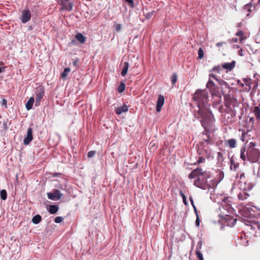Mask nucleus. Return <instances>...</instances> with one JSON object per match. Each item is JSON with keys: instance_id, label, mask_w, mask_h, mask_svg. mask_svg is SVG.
<instances>
[{"instance_id": "f257e3e1", "label": "nucleus", "mask_w": 260, "mask_h": 260, "mask_svg": "<svg viewBox=\"0 0 260 260\" xmlns=\"http://www.w3.org/2000/svg\"><path fill=\"white\" fill-rule=\"evenodd\" d=\"M192 99L198 108L194 116L200 119L202 126L207 131L214 122L213 115L209 109L207 92L205 90L198 89L192 95Z\"/></svg>"}, {"instance_id": "f03ea898", "label": "nucleus", "mask_w": 260, "mask_h": 260, "mask_svg": "<svg viewBox=\"0 0 260 260\" xmlns=\"http://www.w3.org/2000/svg\"><path fill=\"white\" fill-rule=\"evenodd\" d=\"M256 144L253 142H250L249 144L248 148L245 153V148L242 147L241 149V158L245 160L246 158L252 162L257 161L259 159L260 152L259 150L255 148Z\"/></svg>"}, {"instance_id": "7ed1b4c3", "label": "nucleus", "mask_w": 260, "mask_h": 260, "mask_svg": "<svg viewBox=\"0 0 260 260\" xmlns=\"http://www.w3.org/2000/svg\"><path fill=\"white\" fill-rule=\"evenodd\" d=\"M228 197H225L222 200L221 206L219 208L220 213L218 215L219 219H218V222L220 225V231L223 230L224 227L228 225V203H226Z\"/></svg>"}, {"instance_id": "20e7f679", "label": "nucleus", "mask_w": 260, "mask_h": 260, "mask_svg": "<svg viewBox=\"0 0 260 260\" xmlns=\"http://www.w3.org/2000/svg\"><path fill=\"white\" fill-rule=\"evenodd\" d=\"M239 105L237 100L233 97H231L229 95V114H230L232 117L236 115V110Z\"/></svg>"}, {"instance_id": "39448f33", "label": "nucleus", "mask_w": 260, "mask_h": 260, "mask_svg": "<svg viewBox=\"0 0 260 260\" xmlns=\"http://www.w3.org/2000/svg\"><path fill=\"white\" fill-rule=\"evenodd\" d=\"M44 89L42 87H39L37 88L36 91V101H35V106H38L40 105L41 99L43 98L44 95Z\"/></svg>"}, {"instance_id": "423d86ee", "label": "nucleus", "mask_w": 260, "mask_h": 260, "mask_svg": "<svg viewBox=\"0 0 260 260\" xmlns=\"http://www.w3.org/2000/svg\"><path fill=\"white\" fill-rule=\"evenodd\" d=\"M62 196V194L58 189H55L52 192H48L47 193L48 199L53 201L59 200L61 199Z\"/></svg>"}, {"instance_id": "0eeeda50", "label": "nucleus", "mask_w": 260, "mask_h": 260, "mask_svg": "<svg viewBox=\"0 0 260 260\" xmlns=\"http://www.w3.org/2000/svg\"><path fill=\"white\" fill-rule=\"evenodd\" d=\"M31 18L30 12L29 10H24L23 11L21 17V21L22 23H25L27 22Z\"/></svg>"}, {"instance_id": "6e6552de", "label": "nucleus", "mask_w": 260, "mask_h": 260, "mask_svg": "<svg viewBox=\"0 0 260 260\" xmlns=\"http://www.w3.org/2000/svg\"><path fill=\"white\" fill-rule=\"evenodd\" d=\"M245 223L247 225L250 226L252 230H260V224L258 222L246 220Z\"/></svg>"}, {"instance_id": "1a4fd4ad", "label": "nucleus", "mask_w": 260, "mask_h": 260, "mask_svg": "<svg viewBox=\"0 0 260 260\" xmlns=\"http://www.w3.org/2000/svg\"><path fill=\"white\" fill-rule=\"evenodd\" d=\"M32 128L29 127L27 132L26 137L24 138L23 140V143L24 145H28L30 142L32 140Z\"/></svg>"}, {"instance_id": "9d476101", "label": "nucleus", "mask_w": 260, "mask_h": 260, "mask_svg": "<svg viewBox=\"0 0 260 260\" xmlns=\"http://www.w3.org/2000/svg\"><path fill=\"white\" fill-rule=\"evenodd\" d=\"M204 173L203 172L202 169L199 168L196 169L191 171V172L189 174L188 177L190 179H193L197 176L203 175Z\"/></svg>"}, {"instance_id": "9b49d317", "label": "nucleus", "mask_w": 260, "mask_h": 260, "mask_svg": "<svg viewBox=\"0 0 260 260\" xmlns=\"http://www.w3.org/2000/svg\"><path fill=\"white\" fill-rule=\"evenodd\" d=\"M165 99L164 96L159 95L156 104V111L159 112L161 110V107L164 105Z\"/></svg>"}, {"instance_id": "f8f14e48", "label": "nucleus", "mask_w": 260, "mask_h": 260, "mask_svg": "<svg viewBox=\"0 0 260 260\" xmlns=\"http://www.w3.org/2000/svg\"><path fill=\"white\" fill-rule=\"evenodd\" d=\"M128 110V106L126 105H123L122 106L118 107L115 109V113L117 115H120L122 113L126 112Z\"/></svg>"}, {"instance_id": "ddd939ff", "label": "nucleus", "mask_w": 260, "mask_h": 260, "mask_svg": "<svg viewBox=\"0 0 260 260\" xmlns=\"http://www.w3.org/2000/svg\"><path fill=\"white\" fill-rule=\"evenodd\" d=\"M61 5L62 9L71 11L73 9V3L71 2H61Z\"/></svg>"}, {"instance_id": "4468645a", "label": "nucleus", "mask_w": 260, "mask_h": 260, "mask_svg": "<svg viewBox=\"0 0 260 260\" xmlns=\"http://www.w3.org/2000/svg\"><path fill=\"white\" fill-rule=\"evenodd\" d=\"M75 38L81 43L84 44L86 41V37L81 33L78 32L75 35Z\"/></svg>"}, {"instance_id": "2eb2a0df", "label": "nucleus", "mask_w": 260, "mask_h": 260, "mask_svg": "<svg viewBox=\"0 0 260 260\" xmlns=\"http://www.w3.org/2000/svg\"><path fill=\"white\" fill-rule=\"evenodd\" d=\"M227 95L226 94H224V100H225V102H224V106H225V108L223 106H220V107L219 108V111L221 113H225V114L224 115H225V113H226V110H227V108H228V101H227V100H226V98H227Z\"/></svg>"}, {"instance_id": "dca6fc26", "label": "nucleus", "mask_w": 260, "mask_h": 260, "mask_svg": "<svg viewBox=\"0 0 260 260\" xmlns=\"http://www.w3.org/2000/svg\"><path fill=\"white\" fill-rule=\"evenodd\" d=\"M35 100L33 97H30L25 104V108L27 110H29L32 108Z\"/></svg>"}, {"instance_id": "f3484780", "label": "nucleus", "mask_w": 260, "mask_h": 260, "mask_svg": "<svg viewBox=\"0 0 260 260\" xmlns=\"http://www.w3.org/2000/svg\"><path fill=\"white\" fill-rule=\"evenodd\" d=\"M48 210L50 214H55L58 210V207L57 205H51Z\"/></svg>"}, {"instance_id": "a211bd4d", "label": "nucleus", "mask_w": 260, "mask_h": 260, "mask_svg": "<svg viewBox=\"0 0 260 260\" xmlns=\"http://www.w3.org/2000/svg\"><path fill=\"white\" fill-rule=\"evenodd\" d=\"M129 68V63L127 62H125L123 63V67L121 73L122 76L124 77L126 75L127 73L128 69Z\"/></svg>"}, {"instance_id": "6ab92c4d", "label": "nucleus", "mask_w": 260, "mask_h": 260, "mask_svg": "<svg viewBox=\"0 0 260 260\" xmlns=\"http://www.w3.org/2000/svg\"><path fill=\"white\" fill-rule=\"evenodd\" d=\"M253 113L256 117V119L260 121V109L258 107H255Z\"/></svg>"}, {"instance_id": "aec40b11", "label": "nucleus", "mask_w": 260, "mask_h": 260, "mask_svg": "<svg viewBox=\"0 0 260 260\" xmlns=\"http://www.w3.org/2000/svg\"><path fill=\"white\" fill-rule=\"evenodd\" d=\"M41 216L40 215H36L32 217L31 221L34 224H38L41 221Z\"/></svg>"}, {"instance_id": "412c9836", "label": "nucleus", "mask_w": 260, "mask_h": 260, "mask_svg": "<svg viewBox=\"0 0 260 260\" xmlns=\"http://www.w3.org/2000/svg\"><path fill=\"white\" fill-rule=\"evenodd\" d=\"M236 35L237 36L240 37V42L242 43L243 41L245 39V38L244 36V32L242 30H239L236 32Z\"/></svg>"}, {"instance_id": "4be33fe9", "label": "nucleus", "mask_w": 260, "mask_h": 260, "mask_svg": "<svg viewBox=\"0 0 260 260\" xmlns=\"http://www.w3.org/2000/svg\"><path fill=\"white\" fill-rule=\"evenodd\" d=\"M0 196L2 200H6L7 198V193L6 190L2 189L0 191Z\"/></svg>"}, {"instance_id": "5701e85b", "label": "nucleus", "mask_w": 260, "mask_h": 260, "mask_svg": "<svg viewBox=\"0 0 260 260\" xmlns=\"http://www.w3.org/2000/svg\"><path fill=\"white\" fill-rule=\"evenodd\" d=\"M71 70L69 68H66L64 69L63 72L61 74V77L64 78L67 76L68 73L70 72Z\"/></svg>"}, {"instance_id": "b1692460", "label": "nucleus", "mask_w": 260, "mask_h": 260, "mask_svg": "<svg viewBox=\"0 0 260 260\" xmlns=\"http://www.w3.org/2000/svg\"><path fill=\"white\" fill-rule=\"evenodd\" d=\"M236 144V141L235 139H231L229 140V146L231 148L235 147Z\"/></svg>"}, {"instance_id": "393cba45", "label": "nucleus", "mask_w": 260, "mask_h": 260, "mask_svg": "<svg viewBox=\"0 0 260 260\" xmlns=\"http://www.w3.org/2000/svg\"><path fill=\"white\" fill-rule=\"evenodd\" d=\"M237 219L233 218H231L229 216V226H232L236 222Z\"/></svg>"}, {"instance_id": "a878e982", "label": "nucleus", "mask_w": 260, "mask_h": 260, "mask_svg": "<svg viewBox=\"0 0 260 260\" xmlns=\"http://www.w3.org/2000/svg\"><path fill=\"white\" fill-rule=\"evenodd\" d=\"M214 86V83L211 79H209V80L207 83L206 87L208 88L211 89L213 86Z\"/></svg>"}, {"instance_id": "bb28decb", "label": "nucleus", "mask_w": 260, "mask_h": 260, "mask_svg": "<svg viewBox=\"0 0 260 260\" xmlns=\"http://www.w3.org/2000/svg\"><path fill=\"white\" fill-rule=\"evenodd\" d=\"M217 159L219 162H222L223 160V154L221 152L217 153Z\"/></svg>"}, {"instance_id": "cd10ccee", "label": "nucleus", "mask_w": 260, "mask_h": 260, "mask_svg": "<svg viewBox=\"0 0 260 260\" xmlns=\"http://www.w3.org/2000/svg\"><path fill=\"white\" fill-rule=\"evenodd\" d=\"M196 254L199 260H204L202 253L201 252L200 250H196Z\"/></svg>"}, {"instance_id": "c85d7f7f", "label": "nucleus", "mask_w": 260, "mask_h": 260, "mask_svg": "<svg viewBox=\"0 0 260 260\" xmlns=\"http://www.w3.org/2000/svg\"><path fill=\"white\" fill-rule=\"evenodd\" d=\"M125 84L123 82H121L118 86V91L119 92H123L125 89Z\"/></svg>"}, {"instance_id": "c756f323", "label": "nucleus", "mask_w": 260, "mask_h": 260, "mask_svg": "<svg viewBox=\"0 0 260 260\" xmlns=\"http://www.w3.org/2000/svg\"><path fill=\"white\" fill-rule=\"evenodd\" d=\"M198 58L199 59H202L204 57V51L202 49V48H200L198 50Z\"/></svg>"}, {"instance_id": "7c9ffc66", "label": "nucleus", "mask_w": 260, "mask_h": 260, "mask_svg": "<svg viewBox=\"0 0 260 260\" xmlns=\"http://www.w3.org/2000/svg\"><path fill=\"white\" fill-rule=\"evenodd\" d=\"M177 79V74L175 73L173 74L171 77V82L173 85H174L176 83Z\"/></svg>"}, {"instance_id": "2f4dec72", "label": "nucleus", "mask_w": 260, "mask_h": 260, "mask_svg": "<svg viewBox=\"0 0 260 260\" xmlns=\"http://www.w3.org/2000/svg\"><path fill=\"white\" fill-rule=\"evenodd\" d=\"M194 184L198 187L202 188L200 178L194 180Z\"/></svg>"}, {"instance_id": "473e14b6", "label": "nucleus", "mask_w": 260, "mask_h": 260, "mask_svg": "<svg viewBox=\"0 0 260 260\" xmlns=\"http://www.w3.org/2000/svg\"><path fill=\"white\" fill-rule=\"evenodd\" d=\"M235 61H232V62L229 63V71L232 70L235 67Z\"/></svg>"}, {"instance_id": "72a5a7b5", "label": "nucleus", "mask_w": 260, "mask_h": 260, "mask_svg": "<svg viewBox=\"0 0 260 260\" xmlns=\"http://www.w3.org/2000/svg\"><path fill=\"white\" fill-rule=\"evenodd\" d=\"M180 195L181 196V197L182 198L183 203L185 205H187L188 203L186 201V197H185V194L181 191H180Z\"/></svg>"}, {"instance_id": "f704fd0d", "label": "nucleus", "mask_w": 260, "mask_h": 260, "mask_svg": "<svg viewBox=\"0 0 260 260\" xmlns=\"http://www.w3.org/2000/svg\"><path fill=\"white\" fill-rule=\"evenodd\" d=\"M63 220V218L61 216H57L55 218L54 222L56 223H60Z\"/></svg>"}, {"instance_id": "c9c22d12", "label": "nucleus", "mask_w": 260, "mask_h": 260, "mask_svg": "<svg viewBox=\"0 0 260 260\" xmlns=\"http://www.w3.org/2000/svg\"><path fill=\"white\" fill-rule=\"evenodd\" d=\"M125 2H126L131 8H133L134 7V3L133 0H125Z\"/></svg>"}, {"instance_id": "e433bc0d", "label": "nucleus", "mask_w": 260, "mask_h": 260, "mask_svg": "<svg viewBox=\"0 0 260 260\" xmlns=\"http://www.w3.org/2000/svg\"><path fill=\"white\" fill-rule=\"evenodd\" d=\"M95 154V151H90L87 153V156L88 157H92Z\"/></svg>"}, {"instance_id": "4c0bfd02", "label": "nucleus", "mask_w": 260, "mask_h": 260, "mask_svg": "<svg viewBox=\"0 0 260 260\" xmlns=\"http://www.w3.org/2000/svg\"><path fill=\"white\" fill-rule=\"evenodd\" d=\"M202 243H203V242L201 240H200L198 242L197 245V249L196 250H200V249L202 248Z\"/></svg>"}, {"instance_id": "58836bf2", "label": "nucleus", "mask_w": 260, "mask_h": 260, "mask_svg": "<svg viewBox=\"0 0 260 260\" xmlns=\"http://www.w3.org/2000/svg\"><path fill=\"white\" fill-rule=\"evenodd\" d=\"M221 69L220 67L219 66L214 67L211 71H216L217 72H219V70Z\"/></svg>"}, {"instance_id": "ea45409f", "label": "nucleus", "mask_w": 260, "mask_h": 260, "mask_svg": "<svg viewBox=\"0 0 260 260\" xmlns=\"http://www.w3.org/2000/svg\"><path fill=\"white\" fill-rule=\"evenodd\" d=\"M114 26H115V30L117 31H120V30L121 29V25L120 24H117Z\"/></svg>"}, {"instance_id": "a19ab883", "label": "nucleus", "mask_w": 260, "mask_h": 260, "mask_svg": "<svg viewBox=\"0 0 260 260\" xmlns=\"http://www.w3.org/2000/svg\"><path fill=\"white\" fill-rule=\"evenodd\" d=\"M209 78L210 79H211V78H213V79H215L217 82H220V84H221V81H219L218 79L216 78V76L214 74H211L209 75Z\"/></svg>"}, {"instance_id": "79ce46f5", "label": "nucleus", "mask_w": 260, "mask_h": 260, "mask_svg": "<svg viewBox=\"0 0 260 260\" xmlns=\"http://www.w3.org/2000/svg\"><path fill=\"white\" fill-rule=\"evenodd\" d=\"M233 160L232 159H231V166H230V168H231V170H235L236 169V168L237 167V165L235 164L234 165V166H233Z\"/></svg>"}, {"instance_id": "37998d69", "label": "nucleus", "mask_w": 260, "mask_h": 260, "mask_svg": "<svg viewBox=\"0 0 260 260\" xmlns=\"http://www.w3.org/2000/svg\"><path fill=\"white\" fill-rule=\"evenodd\" d=\"M200 223V220L199 216H197V219H196V225L197 226H199Z\"/></svg>"}, {"instance_id": "c03bdc74", "label": "nucleus", "mask_w": 260, "mask_h": 260, "mask_svg": "<svg viewBox=\"0 0 260 260\" xmlns=\"http://www.w3.org/2000/svg\"><path fill=\"white\" fill-rule=\"evenodd\" d=\"M219 179H220L219 181H220L224 177V174L222 172H220L219 175Z\"/></svg>"}, {"instance_id": "a18cd8bd", "label": "nucleus", "mask_w": 260, "mask_h": 260, "mask_svg": "<svg viewBox=\"0 0 260 260\" xmlns=\"http://www.w3.org/2000/svg\"><path fill=\"white\" fill-rule=\"evenodd\" d=\"M205 159L203 157H200L198 160V163H202L205 161Z\"/></svg>"}, {"instance_id": "49530a36", "label": "nucleus", "mask_w": 260, "mask_h": 260, "mask_svg": "<svg viewBox=\"0 0 260 260\" xmlns=\"http://www.w3.org/2000/svg\"><path fill=\"white\" fill-rule=\"evenodd\" d=\"M238 55L240 56H243L244 55L243 54V50L242 49H240V50L238 51Z\"/></svg>"}, {"instance_id": "de8ad7c7", "label": "nucleus", "mask_w": 260, "mask_h": 260, "mask_svg": "<svg viewBox=\"0 0 260 260\" xmlns=\"http://www.w3.org/2000/svg\"><path fill=\"white\" fill-rule=\"evenodd\" d=\"M7 101L5 99H3V103H2V105L3 106H5V107L6 108L7 107Z\"/></svg>"}, {"instance_id": "09e8293b", "label": "nucleus", "mask_w": 260, "mask_h": 260, "mask_svg": "<svg viewBox=\"0 0 260 260\" xmlns=\"http://www.w3.org/2000/svg\"><path fill=\"white\" fill-rule=\"evenodd\" d=\"M189 200H190V203H191V205L192 206V207L195 206V205L194 204L193 199L191 197H189Z\"/></svg>"}, {"instance_id": "8fccbe9b", "label": "nucleus", "mask_w": 260, "mask_h": 260, "mask_svg": "<svg viewBox=\"0 0 260 260\" xmlns=\"http://www.w3.org/2000/svg\"><path fill=\"white\" fill-rule=\"evenodd\" d=\"M225 43L224 42H219V43H217L216 45L217 47H221L222 46L223 44H224Z\"/></svg>"}, {"instance_id": "3c124183", "label": "nucleus", "mask_w": 260, "mask_h": 260, "mask_svg": "<svg viewBox=\"0 0 260 260\" xmlns=\"http://www.w3.org/2000/svg\"><path fill=\"white\" fill-rule=\"evenodd\" d=\"M193 210H194V213L196 214V216H199V214H198V211H197V208H196V206L193 207Z\"/></svg>"}, {"instance_id": "603ef678", "label": "nucleus", "mask_w": 260, "mask_h": 260, "mask_svg": "<svg viewBox=\"0 0 260 260\" xmlns=\"http://www.w3.org/2000/svg\"><path fill=\"white\" fill-rule=\"evenodd\" d=\"M222 68L224 69H228V62L223 63L222 64Z\"/></svg>"}, {"instance_id": "864d4df0", "label": "nucleus", "mask_w": 260, "mask_h": 260, "mask_svg": "<svg viewBox=\"0 0 260 260\" xmlns=\"http://www.w3.org/2000/svg\"><path fill=\"white\" fill-rule=\"evenodd\" d=\"M238 198L240 200H243L244 199V198L243 197V195L241 193L239 194Z\"/></svg>"}, {"instance_id": "5fc2aeb1", "label": "nucleus", "mask_w": 260, "mask_h": 260, "mask_svg": "<svg viewBox=\"0 0 260 260\" xmlns=\"http://www.w3.org/2000/svg\"><path fill=\"white\" fill-rule=\"evenodd\" d=\"M79 61V60L76 59L75 61H73V64L75 66H76L77 64V62Z\"/></svg>"}, {"instance_id": "6e6d98bb", "label": "nucleus", "mask_w": 260, "mask_h": 260, "mask_svg": "<svg viewBox=\"0 0 260 260\" xmlns=\"http://www.w3.org/2000/svg\"><path fill=\"white\" fill-rule=\"evenodd\" d=\"M4 70H5V68H4V67H0V73H1L3 72H4Z\"/></svg>"}, {"instance_id": "4d7b16f0", "label": "nucleus", "mask_w": 260, "mask_h": 260, "mask_svg": "<svg viewBox=\"0 0 260 260\" xmlns=\"http://www.w3.org/2000/svg\"><path fill=\"white\" fill-rule=\"evenodd\" d=\"M233 48L234 49H238L239 48V46L238 45H235L233 46Z\"/></svg>"}, {"instance_id": "13d9d810", "label": "nucleus", "mask_w": 260, "mask_h": 260, "mask_svg": "<svg viewBox=\"0 0 260 260\" xmlns=\"http://www.w3.org/2000/svg\"><path fill=\"white\" fill-rule=\"evenodd\" d=\"M205 141L207 142V143H209L210 142V139L208 138V139L205 140Z\"/></svg>"}, {"instance_id": "bf43d9fd", "label": "nucleus", "mask_w": 260, "mask_h": 260, "mask_svg": "<svg viewBox=\"0 0 260 260\" xmlns=\"http://www.w3.org/2000/svg\"><path fill=\"white\" fill-rule=\"evenodd\" d=\"M61 2H70V0H62Z\"/></svg>"}, {"instance_id": "052dcab7", "label": "nucleus", "mask_w": 260, "mask_h": 260, "mask_svg": "<svg viewBox=\"0 0 260 260\" xmlns=\"http://www.w3.org/2000/svg\"><path fill=\"white\" fill-rule=\"evenodd\" d=\"M250 121H253L254 120V118H253V117H252V118H251L250 119Z\"/></svg>"}, {"instance_id": "680f3d73", "label": "nucleus", "mask_w": 260, "mask_h": 260, "mask_svg": "<svg viewBox=\"0 0 260 260\" xmlns=\"http://www.w3.org/2000/svg\"><path fill=\"white\" fill-rule=\"evenodd\" d=\"M241 25H242L241 23H239V24H238V26H239V27H240Z\"/></svg>"}, {"instance_id": "e2e57ef3", "label": "nucleus", "mask_w": 260, "mask_h": 260, "mask_svg": "<svg viewBox=\"0 0 260 260\" xmlns=\"http://www.w3.org/2000/svg\"><path fill=\"white\" fill-rule=\"evenodd\" d=\"M204 174H203V176L205 175V176H206V175H205V172H204Z\"/></svg>"}, {"instance_id": "0e129e2a", "label": "nucleus", "mask_w": 260, "mask_h": 260, "mask_svg": "<svg viewBox=\"0 0 260 260\" xmlns=\"http://www.w3.org/2000/svg\"><path fill=\"white\" fill-rule=\"evenodd\" d=\"M235 41H237V39H236L235 40Z\"/></svg>"}, {"instance_id": "69168bd1", "label": "nucleus", "mask_w": 260, "mask_h": 260, "mask_svg": "<svg viewBox=\"0 0 260 260\" xmlns=\"http://www.w3.org/2000/svg\"><path fill=\"white\" fill-rule=\"evenodd\" d=\"M223 82L225 84L226 83L225 82V81H223ZM226 85V84H225Z\"/></svg>"}]
</instances>
